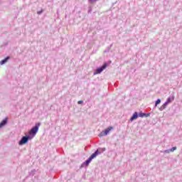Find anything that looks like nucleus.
Instances as JSON below:
<instances>
[{
    "mask_svg": "<svg viewBox=\"0 0 182 182\" xmlns=\"http://www.w3.org/2000/svg\"><path fill=\"white\" fill-rule=\"evenodd\" d=\"M97 150L103 153V151H106V148H99Z\"/></svg>",
    "mask_w": 182,
    "mask_h": 182,
    "instance_id": "dca6fc26",
    "label": "nucleus"
},
{
    "mask_svg": "<svg viewBox=\"0 0 182 182\" xmlns=\"http://www.w3.org/2000/svg\"><path fill=\"white\" fill-rule=\"evenodd\" d=\"M141 113V117L143 118V117H149L150 114H151V113L150 112H148V113H144L143 112H140Z\"/></svg>",
    "mask_w": 182,
    "mask_h": 182,
    "instance_id": "1a4fd4ad",
    "label": "nucleus"
},
{
    "mask_svg": "<svg viewBox=\"0 0 182 182\" xmlns=\"http://www.w3.org/2000/svg\"><path fill=\"white\" fill-rule=\"evenodd\" d=\"M11 60V56L8 55L0 61V65H4Z\"/></svg>",
    "mask_w": 182,
    "mask_h": 182,
    "instance_id": "423d86ee",
    "label": "nucleus"
},
{
    "mask_svg": "<svg viewBox=\"0 0 182 182\" xmlns=\"http://www.w3.org/2000/svg\"><path fill=\"white\" fill-rule=\"evenodd\" d=\"M97 0H88L90 4H95Z\"/></svg>",
    "mask_w": 182,
    "mask_h": 182,
    "instance_id": "aec40b11",
    "label": "nucleus"
},
{
    "mask_svg": "<svg viewBox=\"0 0 182 182\" xmlns=\"http://www.w3.org/2000/svg\"><path fill=\"white\" fill-rule=\"evenodd\" d=\"M99 154H102V152L99 151V149H97L85 161L81 164L80 168H83V167H89V164H90L92 160H93V159H96Z\"/></svg>",
    "mask_w": 182,
    "mask_h": 182,
    "instance_id": "f03ea898",
    "label": "nucleus"
},
{
    "mask_svg": "<svg viewBox=\"0 0 182 182\" xmlns=\"http://www.w3.org/2000/svg\"><path fill=\"white\" fill-rule=\"evenodd\" d=\"M41 122H36L35 126H33L29 131L28 134L23 136V144H28L29 140H32L37 133L39 132V127H41Z\"/></svg>",
    "mask_w": 182,
    "mask_h": 182,
    "instance_id": "f257e3e1",
    "label": "nucleus"
},
{
    "mask_svg": "<svg viewBox=\"0 0 182 182\" xmlns=\"http://www.w3.org/2000/svg\"><path fill=\"white\" fill-rule=\"evenodd\" d=\"M38 15H42L43 14V9H41V11H37Z\"/></svg>",
    "mask_w": 182,
    "mask_h": 182,
    "instance_id": "6ab92c4d",
    "label": "nucleus"
},
{
    "mask_svg": "<svg viewBox=\"0 0 182 182\" xmlns=\"http://www.w3.org/2000/svg\"><path fill=\"white\" fill-rule=\"evenodd\" d=\"M92 6H90L88 7L87 14H92Z\"/></svg>",
    "mask_w": 182,
    "mask_h": 182,
    "instance_id": "2eb2a0df",
    "label": "nucleus"
},
{
    "mask_svg": "<svg viewBox=\"0 0 182 182\" xmlns=\"http://www.w3.org/2000/svg\"><path fill=\"white\" fill-rule=\"evenodd\" d=\"M139 117H141V112H135L131 117L129 122H134V120H137V119H139Z\"/></svg>",
    "mask_w": 182,
    "mask_h": 182,
    "instance_id": "39448f33",
    "label": "nucleus"
},
{
    "mask_svg": "<svg viewBox=\"0 0 182 182\" xmlns=\"http://www.w3.org/2000/svg\"><path fill=\"white\" fill-rule=\"evenodd\" d=\"M77 105H83V100L78 101Z\"/></svg>",
    "mask_w": 182,
    "mask_h": 182,
    "instance_id": "412c9836",
    "label": "nucleus"
},
{
    "mask_svg": "<svg viewBox=\"0 0 182 182\" xmlns=\"http://www.w3.org/2000/svg\"><path fill=\"white\" fill-rule=\"evenodd\" d=\"M161 103V99H157L155 102L154 107H157V106H159V105H160Z\"/></svg>",
    "mask_w": 182,
    "mask_h": 182,
    "instance_id": "9b49d317",
    "label": "nucleus"
},
{
    "mask_svg": "<svg viewBox=\"0 0 182 182\" xmlns=\"http://www.w3.org/2000/svg\"><path fill=\"white\" fill-rule=\"evenodd\" d=\"M108 52H110V47H107L106 50H104V53H108Z\"/></svg>",
    "mask_w": 182,
    "mask_h": 182,
    "instance_id": "f3484780",
    "label": "nucleus"
},
{
    "mask_svg": "<svg viewBox=\"0 0 182 182\" xmlns=\"http://www.w3.org/2000/svg\"><path fill=\"white\" fill-rule=\"evenodd\" d=\"M175 150H177V146H173L171 149H169L170 153L175 151Z\"/></svg>",
    "mask_w": 182,
    "mask_h": 182,
    "instance_id": "4468645a",
    "label": "nucleus"
},
{
    "mask_svg": "<svg viewBox=\"0 0 182 182\" xmlns=\"http://www.w3.org/2000/svg\"><path fill=\"white\" fill-rule=\"evenodd\" d=\"M107 66H109V64L107 63H104V64L102 66L96 68V70L94 72V75H100V73H102V72H103V70L106 69Z\"/></svg>",
    "mask_w": 182,
    "mask_h": 182,
    "instance_id": "7ed1b4c3",
    "label": "nucleus"
},
{
    "mask_svg": "<svg viewBox=\"0 0 182 182\" xmlns=\"http://www.w3.org/2000/svg\"><path fill=\"white\" fill-rule=\"evenodd\" d=\"M36 174V169H33L31 172H29V176L33 177V176Z\"/></svg>",
    "mask_w": 182,
    "mask_h": 182,
    "instance_id": "f8f14e48",
    "label": "nucleus"
},
{
    "mask_svg": "<svg viewBox=\"0 0 182 182\" xmlns=\"http://www.w3.org/2000/svg\"><path fill=\"white\" fill-rule=\"evenodd\" d=\"M114 127H109L108 128L105 129L104 131L100 132V134L98 135L99 137H103V136H107L109 133H110L111 130H113Z\"/></svg>",
    "mask_w": 182,
    "mask_h": 182,
    "instance_id": "20e7f679",
    "label": "nucleus"
},
{
    "mask_svg": "<svg viewBox=\"0 0 182 182\" xmlns=\"http://www.w3.org/2000/svg\"><path fill=\"white\" fill-rule=\"evenodd\" d=\"M112 46H113V44H111L108 48H110V49H112Z\"/></svg>",
    "mask_w": 182,
    "mask_h": 182,
    "instance_id": "5701e85b",
    "label": "nucleus"
},
{
    "mask_svg": "<svg viewBox=\"0 0 182 182\" xmlns=\"http://www.w3.org/2000/svg\"><path fill=\"white\" fill-rule=\"evenodd\" d=\"M175 99L174 95H172L171 97H168L166 101V102L168 105L170 103H171V102H173Z\"/></svg>",
    "mask_w": 182,
    "mask_h": 182,
    "instance_id": "6e6552de",
    "label": "nucleus"
},
{
    "mask_svg": "<svg viewBox=\"0 0 182 182\" xmlns=\"http://www.w3.org/2000/svg\"><path fill=\"white\" fill-rule=\"evenodd\" d=\"M6 45H8V42L4 43L3 45H2V46H6Z\"/></svg>",
    "mask_w": 182,
    "mask_h": 182,
    "instance_id": "4be33fe9",
    "label": "nucleus"
},
{
    "mask_svg": "<svg viewBox=\"0 0 182 182\" xmlns=\"http://www.w3.org/2000/svg\"><path fill=\"white\" fill-rule=\"evenodd\" d=\"M168 104L166 102H165L163 105H162V106L159 108V110H160V112H163L164 110V109H166V107H167V105H168Z\"/></svg>",
    "mask_w": 182,
    "mask_h": 182,
    "instance_id": "9d476101",
    "label": "nucleus"
},
{
    "mask_svg": "<svg viewBox=\"0 0 182 182\" xmlns=\"http://www.w3.org/2000/svg\"><path fill=\"white\" fill-rule=\"evenodd\" d=\"M18 145L23 146V136H22L21 140L18 141Z\"/></svg>",
    "mask_w": 182,
    "mask_h": 182,
    "instance_id": "ddd939ff",
    "label": "nucleus"
},
{
    "mask_svg": "<svg viewBox=\"0 0 182 182\" xmlns=\"http://www.w3.org/2000/svg\"><path fill=\"white\" fill-rule=\"evenodd\" d=\"M6 124H8V118L6 117L0 122V129L4 127V126H6Z\"/></svg>",
    "mask_w": 182,
    "mask_h": 182,
    "instance_id": "0eeeda50",
    "label": "nucleus"
},
{
    "mask_svg": "<svg viewBox=\"0 0 182 182\" xmlns=\"http://www.w3.org/2000/svg\"><path fill=\"white\" fill-rule=\"evenodd\" d=\"M161 153H165L166 154H168V153H170V149H166L164 151H161Z\"/></svg>",
    "mask_w": 182,
    "mask_h": 182,
    "instance_id": "a211bd4d",
    "label": "nucleus"
}]
</instances>
